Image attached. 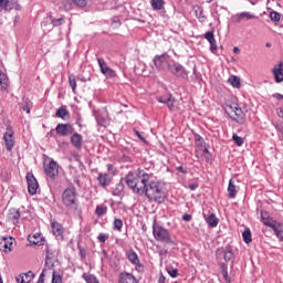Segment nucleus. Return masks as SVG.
<instances>
[{"label":"nucleus","mask_w":283,"mask_h":283,"mask_svg":"<svg viewBox=\"0 0 283 283\" xmlns=\"http://www.w3.org/2000/svg\"><path fill=\"white\" fill-rule=\"evenodd\" d=\"M129 262H132V264H135V266H140V260L138 259V254L136 253V251L134 250H129L126 253Z\"/></svg>","instance_id":"23"},{"label":"nucleus","mask_w":283,"mask_h":283,"mask_svg":"<svg viewBox=\"0 0 283 283\" xmlns=\"http://www.w3.org/2000/svg\"><path fill=\"white\" fill-rule=\"evenodd\" d=\"M112 23H113L114 28H120V18L113 17L112 18Z\"/></svg>","instance_id":"52"},{"label":"nucleus","mask_w":283,"mask_h":283,"mask_svg":"<svg viewBox=\"0 0 283 283\" xmlns=\"http://www.w3.org/2000/svg\"><path fill=\"white\" fill-rule=\"evenodd\" d=\"M182 220H185V222H191V214H184Z\"/></svg>","instance_id":"60"},{"label":"nucleus","mask_w":283,"mask_h":283,"mask_svg":"<svg viewBox=\"0 0 283 283\" xmlns=\"http://www.w3.org/2000/svg\"><path fill=\"white\" fill-rule=\"evenodd\" d=\"M189 189H190L191 191H196V189H198V184H191V185H189Z\"/></svg>","instance_id":"62"},{"label":"nucleus","mask_w":283,"mask_h":283,"mask_svg":"<svg viewBox=\"0 0 283 283\" xmlns=\"http://www.w3.org/2000/svg\"><path fill=\"white\" fill-rule=\"evenodd\" d=\"M205 39H207L208 43H210V52L214 53L218 50V44L216 42V35H213V31L206 32Z\"/></svg>","instance_id":"15"},{"label":"nucleus","mask_w":283,"mask_h":283,"mask_svg":"<svg viewBox=\"0 0 283 283\" xmlns=\"http://www.w3.org/2000/svg\"><path fill=\"white\" fill-rule=\"evenodd\" d=\"M55 132L57 136H70L72 134V124H57Z\"/></svg>","instance_id":"14"},{"label":"nucleus","mask_w":283,"mask_h":283,"mask_svg":"<svg viewBox=\"0 0 283 283\" xmlns=\"http://www.w3.org/2000/svg\"><path fill=\"white\" fill-rule=\"evenodd\" d=\"M242 238H243V242H245V244H251V242H253V238L251 235V230L249 228H247L243 231Z\"/></svg>","instance_id":"34"},{"label":"nucleus","mask_w":283,"mask_h":283,"mask_svg":"<svg viewBox=\"0 0 283 283\" xmlns=\"http://www.w3.org/2000/svg\"><path fill=\"white\" fill-rule=\"evenodd\" d=\"M0 85L1 90H8V87H10V80L8 78V75L6 73H0Z\"/></svg>","instance_id":"32"},{"label":"nucleus","mask_w":283,"mask_h":283,"mask_svg":"<svg viewBox=\"0 0 283 283\" xmlns=\"http://www.w3.org/2000/svg\"><path fill=\"white\" fill-rule=\"evenodd\" d=\"M195 14L200 23H205V21H207V17L205 15V9H202V7H196Z\"/></svg>","instance_id":"27"},{"label":"nucleus","mask_w":283,"mask_h":283,"mask_svg":"<svg viewBox=\"0 0 283 283\" xmlns=\"http://www.w3.org/2000/svg\"><path fill=\"white\" fill-rule=\"evenodd\" d=\"M41 28L44 30V32H50L52 31V14H49L46 18L43 19L41 22Z\"/></svg>","instance_id":"22"},{"label":"nucleus","mask_w":283,"mask_h":283,"mask_svg":"<svg viewBox=\"0 0 283 283\" xmlns=\"http://www.w3.org/2000/svg\"><path fill=\"white\" fill-rule=\"evenodd\" d=\"M55 116L62 118V120H67V118H70V112L65 106H62L56 111Z\"/></svg>","instance_id":"25"},{"label":"nucleus","mask_w":283,"mask_h":283,"mask_svg":"<svg viewBox=\"0 0 283 283\" xmlns=\"http://www.w3.org/2000/svg\"><path fill=\"white\" fill-rule=\"evenodd\" d=\"M276 114H277L279 118H283V105L276 109Z\"/></svg>","instance_id":"58"},{"label":"nucleus","mask_w":283,"mask_h":283,"mask_svg":"<svg viewBox=\"0 0 283 283\" xmlns=\"http://www.w3.org/2000/svg\"><path fill=\"white\" fill-rule=\"evenodd\" d=\"M52 283H63V279L61 277V274L59 272L53 271L52 273Z\"/></svg>","instance_id":"48"},{"label":"nucleus","mask_w":283,"mask_h":283,"mask_svg":"<svg viewBox=\"0 0 283 283\" xmlns=\"http://www.w3.org/2000/svg\"><path fill=\"white\" fill-rule=\"evenodd\" d=\"M32 280H34V273H32V271L22 273L15 277V282L18 283H30Z\"/></svg>","instance_id":"16"},{"label":"nucleus","mask_w":283,"mask_h":283,"mask_svg":"<svg viewBox=\"0 0 283 283\" xmlns=\"http://www.w3.org/2000/svg\"><path fill=\"white\" fill-rule=\"evenodd\" d=\"M51 23L53 28H59V25H63V23H65V19L63 18L55 19L54 17L51 15Z\"/></svg>","instance_id":"42"},{"label":"nucleus","mask_w":283,"mask_h":283,"mask_svg":"<svg viewBox=\"0 0 283 283\" xmlns=\"http://www.w3.org/2000/svg\"><path fill=\"white\" fill-rule=\"evenodd\" d=\"M14 130H12V126L8 125L7 130L3 135L6 148L8 151H12L14 147Z\"/></svg>","instance_id":"8"},{"label":"nucleus","mask_w":283,"mask_h":283,"mask_svg":"<svg viewBox=\"0 0 283 283\" xmlns=\"http://www.w3.org/2000/svg\"><path fill=\"white\" fill-rule=\"evenodd\" d=\"M281 222L275 221L272 217L268 218L263 224L265 227H270V229H275V227H277V224H280Z\"/></svg>","instance_id":"39"},{"label":"nucleus","mask_w":283,"mask_h":283,"mask_svg":"<svg viewBox=\"0 0 283 283\" xmlns=\"http://www.w3.org/2000/svg\"><path fill=\"white\" fill-rule=\"evenodd\" d=\"M44 282H45V270L42 271L38 280V283H44Z\"/></svg>","instance_id":"54"},{"label":"nucleus","mask_w":283,"mask_h":283,"mask_svg":"<svg viewBox=\"0 0 283 283\" xmlns=\"http://www.w3.org/2000/svg\"><path fill=\"white\" fill-rule=\"evenodd\" d=\"M62 202L66 207H72V189L67 188L62 193Z\"/></svg>","instance_id":"19"},{"label":"nucleus","mask_w":283,"mask_h":283,"mask_svg":"<svg viewBox=\"0 0 283 283\" xmlns=\"http://www.w3.org/2000/svg\"><path fill=\"white\" fill-rule=\"evenodd\" d=\"M12 238H3L0 242V249L4 251L6 253L12 251Z\"/></svg>","instance_id":"20"},{"label":"nucleus","mask_w":283,"mask_h":283,"mask_svg":"<svg viewBox=\"0 0 283 283\" xmlns=\"http://www.w3.org/2000/svg\"><path fill=\"white\" fill-rule=\"evenodd\" d=\"M153 10L158 11L165 8V0H150Z\"/></svg>","instance_id":"31"},{"label":"nucleus","mask_w":283,"mask_h":283,"mask_svg":"<svg viewBox=\"0 0 283 283\" xmlns=\"http://www.w3.org/2000/svg\"><path fill=\"white\" fill-rule=\"evenodd\" d=\"M226 112L228 116L232 118V120H235V123H239V125H244V112L242 108L238 107V104L228 105Z\"/></svg>","instance_id":"5"},{"label":"nucleus","mask_w":283,"mask_h":283,"mask_svg":"<svg viewBox=\"0 0 283 283\" xmlns=\"http://www.w3.org/2000/svg\"><path fill=\"white\" fill-rule=\"evenodd\" d=\"M106 167H107L108 174L107 172H99L98 176H97L98 185L102 186L103 188L109 187V185H112V179L117 174L116 168H114V165L107 164Z\"/></svg>","instance_id":"4"},{"label":"nucleus","mask_w":283,"mask_h":283,"mask_svg":"<svg viewBox=\"0 0 283 283\" xmlns=\"http://www.w3.org/2000/svg\"><path fill=\"white\" fill-rule=\"evenodd\" d=\"M158 103H163L164 105H167L169 103V97H157Z\"/></svg>","instance_id":"55"},{"label":"nucleus","mask_w":283,"mask_h":283,"mask_svg":"<svg viewBox=\"0 0 283 283\" xmlns=\"http://www.w3.org/2000/svg\"><path fill=\"white\" fill-rule=\"evenodd\" d=\"M170 277H178V271L175 269V270H171L168 272Z\"/></svg>","instance_id":"59"},{"label":"nucleus","mask_w":283,"mask_h":283,"mask_svg":"<svg viewBox=\"0 0 283 283\" xmlns=\"http://www.w3.org/2000/svg\"><path fill=\"white\" fill-rule=\"evenodd\" d=\"M253 19H258V15L249 11H243L234 15L235 23H242V21H253Z\"/></svg>","instance_id":"12"},{"label":"nucleus","mask_w":283,"mask_h":283,"mask_svg":"<svg viewBox=\"0 0 283 283\" xmlns=\"http://www.w3.org/2000/svg\"><path fill=\"white\" fill-rule=\"evenodd\" d=\"M149 174L142 175L143 188L139 190V192H142V196L145 195L149 202H157V205H163L167 198L165 188L159 181H149Z\"/></svg>","instance_id":"1"},{"label":"nucleus","mask_w":283,"mask_h":283,"mask_svg":"<svg viewBox=\"0 0 283 283\" xmlns=\"http://www.w3.org/2000/svg\"><path fill=\"white\" fill-rule=\"evenodd\" d=\"M270 19L274 23H277V22H280V19H282V14H280V12H277V11H271L270 12Z\"/></svg>","instance_id":"44"},{"label":"nucleus","mask_w":283,"mask_h":283,"mask_svg":"<svg viewBox=\"0 0 283 283\" xmlns=\"http://www.w3.org/2000/svg\"><path fill=\"white\" fill-rule=\"evenodd\" d=\"M45 174L49 178H56L59 176V164L52 159L46 166H45Z\"/></svg>","instance_id":"11"},{"label":"nucleus","mask_w":283,"mask_h":283,"mask_svg":"<svg viewBox=\"0 0 283 283\" xmlns=\"http://www.w3.org/2000/svg\"><path fill=\"white\" fill-rule=\"evenodd\" d=\"M97 63H98L102 74H103V72H105L106 70L109 69V66H107V62H105V60L103 57H98Z\"/></svg>","instance_id":"43"},{"label":"nucleus","mask_w":283,"mask_h":283,"mask_svg":"<svg viewBox=\"0 0 283 283\" xmlns=\"http://www.w3.org/2000/svg\"><path fill=\"white\" fill-rule=\"evenodd\" d=\"M45 264L49 269H51V266H54V254L50 251L49 248H46Z\"/></svg>","instance_id":"33"},{"label":"nucleus","mask_w":283,"mask_h":283,"mask_svg":"<svg viewBox=\"0 0 283 283\" xmlns=\"http://www.w3.org/2000/svg\"><path fill=\"white\" fill-rule=\"evenodd\" d=\"M206 222H207V224H209V227L214 229V227H218L220 219H218V217H216V213H211L209 217L206 218Z\"/></svg>","instance_id":"26"},{"label":"nucleus","mask_w":283,"mask_h":283,"mask_svg":"<svg viewBox=\"0 0 283 283\" xmlns=\"http://www.w3.org/2000/svg\"><path fill=\"white\" fill-rule=\"evenodd\" d=\"M123 189H124L123 184H117L116 188L112 190V196H117V197L123 196Z\"/></svg>","instance_id":"41"},{"label":"nucleus","mask_w":283,"mask_h":283,"mask_svg":"<svg viewBox=\"0 0 283 283\" xmlns=\"http://www.w3.org/2000/svg\"><path fill=\"white\" fill-rule=\"evenodd\" d=\"M177 171H179L180 174H187V170L182 166L177 167Z\"/></svg>","instance_id":"61"},{"label":"nucleus","mask_w":283,"mask_h":283,"mask_svg":"<svg viewBox=\"0 0 283 283\" xmlns=\"http://www.w3.org/2000/svg\"><path fill=\"white\" fill-rule=\"evenodd\" d=\"M153 235L156 242H160L161 244H169V245L176 244L174 239H171V233H169V230L156 223V221H154L153 223Z\"/></svg>","instance_id":"2"},{"label":"nucleus","mask_w":283,"mask_h":283,"mask_svg":"<svg viewBox=\"0 0 283 283\" xmlns=\"http://www.w3.org/2000/svg\"><path fill=\"white\" fill-rule=\"evenodd\" d=\"M96 216H105L107 213V207L105 206H97L95 209Z\"/></svg>","instance_id":"47"},{"label":"nucleus","mask_w":283,"mask_h":283,"mask_svg":"<svg viewBox=\"0 0 283 283\" xmlns=\"http://www.w3.org/2000/svg\"><path fill=\"white\" fill-rule=\"evenodd\" d=\"M273 97L277 98V101H283V95L280 93L274 94Z\"/></svg>","instance_id":"63"},{"label":"nucleus","mask_w":283,"mask_h":283,"mask_svg":"<svg viewBox=\"0 0 283 283\" xmlns=\"http://www.w3.org/2000/svg\"><path fill=\"white\" fill-rule=\"evenodd\" d=\"M113 224L114 229H116L117 231H120V229H123V220L120 219H115Z\"/></svg>","instance_id":"50"},{"label":"nucleus","mask_w":283,"mask_h":283,"mask_svg":"<svg viewBox=\"0 0 283 283\" xmlns=\"http://www.w3.org/2000/svg\"><path fill=\"white\" fill-rule=\"evenodd\" d=\"M223 255L226 262H231V260H235V254L233 253V249L231 245H227L226 249H218L217 250V258Z\"/></svg>","instance_id":"10"},{"label":"nucleus","mask_w":283,"mask_h":283,"mask_svg":"<svg viewBox=\"0 0 283 283\" xmlns=\"http://www.w3.org/2000/svg\"><path fill=\"white\" fill-rule=\"evenodd\" d=\"M232 140H234V143H235V145H238V147H242L244 145V138L238 136V134L232 135Z\"/></svg>","instance_id":"46"},{"label":"nucleus","mask_w":283,"mask_h":283,"mask_svg":"<svg viewBox=\"0 0 283 283\" xmlns=\"http://www.w3.org/2000/svg\"><path fill=\"white\" fill-rule=\"evenodd\" d=\"M73 3L78 8H85V6H87V0H73Z\"/></svg>","instance_id":"51"},{"label":"nucleus","mask_w":283,"mask_h":283,"mask_svg":"<svg viewBox=\"0 0 283 283\" xmlns=\"http://www.w3.org/2000/svg\"><path fill=\"white\" fill-rule=\"evenodd\" d=\"M28 241L30 242V244H34L35 247H41L44 242L43 237H41V233L29 235Z\"/></svg>","instance_id":"18"},{"label":"nucleus","mask_w":283,"mask_h":283,"mask_svg":"<svg viewBox=\"0 0 283 283\" xmlns=\"http://www.w3.org/2000/svg\"><path fill=\"white\" fill-rule=\"evenodd\" d=\"M82 277L86 283H99L98 279L94 274L84 273Z\"/></svg>","instance_id":"37"},{"label":"nucleus","mask_w":283,"mask_h":283,"mask_svg":"<svg viewBox=\"0 0 283 283\" xmlns=\"http://www.w3.org/2000/svg\"><path fill=\"white\" fill-rule=\"evenodd\" d=\"M14 6H17L14 0H0V8H2V10H14Z\"/></svg>","instance_id":"24"},{"label":"nucleus","mask_w":283,"mask_h":283,"mask_svg":"<svg viewBox=\"0 0 283 283\" xmlns=\"http://www.w3.org/2000/svg\"><path fill=\"white\" fill-rule=\"evenodd\" d=\"M269 218H271V214H269L268 211L262 210L261 211V222L269 220Z\"/></svg>","instance_id":"53"},{"label":"nucleus","mask_w":283,"mask_h":283,"mask_svg":"<svg viewBox=\"0 0 283 283\" xmlns=\"http://www.w3.org/2000/svg\"><path fill=\"white\" fill-rule=\"evenodd\" d=\"M134 133L136 134L137 138H139V140H142L143 143H147V139H145V137L142 136L140 132L134 130Z\"/></svg>","instance_id":"57"},{"label":"nucleus","mask_w":283,"mask_h":283,"mask_svg":"<svg viewBox=\"0 0 283 283\" xmlns=\"http://www.w3.org/2000/svg\"><path fill=\"white\" fill-rule=\"evenodd\" d=\"M19 218H21V211L12 208L9 210V219L12 220L14 222V224H17V222H19Z\"/></svg>","instance_id":"28"},{"label":"nucleus","mask_w":283,"mask_h":283,"mask_svg":"<svg viewBox=\"0 0 283 283\" xmlns=\"http://www.w3.org/2000/svg\"><path fill=\"white\" fill-rule=\"evenodd\" d=\"M228 196L229 198H235V196H238V190L235 189V184H233V179L229 180Z\"/></svg>","instance_id":"30"},{"label":"nucleus","mask_w":283,"mask_h":283,"mask_svg":"<svg viewBox=\"0 0 283 283\" xmlns=\"http://www.w3.org/2000/svg\"><path fill=\"white\" fill-rule=\"evenodd\" d=\"M102 74H104L106 78H116V71L112 70L111 67L106 69Z\"/></svg>","instance_id":"45"},{"label":"nucleus","mask_w":283,"mask_h":283,"mask_svg":"<svg viewBox=\"0 0 283 283\" xmlns=\"http://www.w3.org/2000/svg\"><path fill=\"white\" fill-rule=\"evenodd\" d=\"M167 107L170 112H176V109H178V101H176L172 95L168 96Z\"/></svg>","instance_id":"29"},{"label":"nucleus","mask_w":283,"mask_h":283,"mask_svg":"<svg viewBox=\"0 0 283 283\" xmlns=\"http://www.w3.org/2000/svg\"><path fill=\"white\" fill-rule=\"evenodd\" d=\"M27 182H28L29 193L31 196L36 195V191L39 190V181H36V178L32 172L27 174Z\"/></svg>","instance_id":"9"},{"label":"nucleus","mask_w":283,"mask_h":283,"mask_svg":"<svg viewBox=\"0 0 283 283\" xmlns=\"http://www.w3.org/2000/svg\"><path fill=\"white\" fill-rule=\"evenodd\" d=\"M125 182L134 193L142 196L140 191H143V176L138 177L129 172L125 178Z\"/></svg>","instance_id":"3"},{"label":"nucleus","mask_w":283,"mask_h":283,"mask_svg":"<svg viewBox=\"0 0 283 283\" xmlns=\"http://www.w3.org/2000/svg\"><path fill=\"white\" fill-rule=\"evenodd\" d=\"M272 231H274L276 238L282 242L283 240L282 223H277V226H274V228H272Z\"/></svg>","instance_id":"36"},{"label":"nucleus","mask_w":283,"mask_h":283,"mask_svg":"<svg viewBox=\"0 0 283 283\" xmlns=\"http://www.w3.org/2000/svg\"><path fill=\"white\" fill-rule=\"evenodd\" d=\"M23 112H27V114H30V106L24 105L22 106Z\"/></svg>","instance_id":"64"},{"label":"nucleus","mask_w":283,"mask_h":283,"mask_svg":"<svg viewBox=\"0 0 283 283\" xmlns=\"http://www.w3.org/2000/svg\"><path fill=\"white\" fill-rule=\"evenodd\" d=\"M97 240H98V242H102V244H105V242H107V240H109V234L99 233L97 235Z\"/></svg>","instance_id":"49"},{"label":"nucleus","mask_w":283,"mask_h":283,"mask_svg":"<svg viewBox=\"0 0 283 283\" xmlns=\"http://www.w3.org/2000/svg\"><path fill=\"white\" fill-rule=\"evenodd\" d=\"M53 235H63V228L57 222L52 223Z\"/></svg>","instance_id":"38"},{"label":"nucleus","mask_w":283,"mask_h":283,"mask_svg":"<svg viewBox=\"0 0 283 283\" xmlns=\"http://www.w3.org/2000/svg\"><path fill=\"white\" fill-rule=\"evenodd\" d=\"M228 82L230 83V85H232V87H240V77L232 75L229 77Z\"/></svg>","instance_id":"40"},{"label":"nucleus","mask_w":283,"mask_h":283,"mask_svg":"<svg viewBox=\"0 0 283 283\" xmlns=\"http://www.w3.org/2000/svg\"><path fill=\"white\" fill-rule=\"evenodd\" d=\"M195 140H196L198 147H200V145H202V136L195 135Z\"/></svg>","instance_id":"56"},{"label":"nucleus","mask_w":283,"mask_h":283,"mask_svg":"<svg viewBox=\"0 0 283 283\" xmlns=\"http://www.w3.org/2000/svg\"><path fill=\"white\" fill-rule=\"evenodd\" d=\"M168 72H170L172 76H176V78H189V73L187 72V69H185V66H182V64L178 62H174L172 64H170V66H168Z\"/></svg>","instance_id":"7"},{"label":"nucleus","mask_w":283,"mask_h":283,"mask_svg":"<svg viewBox=\"0 0 283 283\" xmlns=\"http://www.w3.org/2000/svg\"><path fill=\"white\" fill-rule=\"evenodd\" d=\"M119 283H138V280H136L134 274L124 272L119 275Z\"/></svg>","instance_id":"17"},{"label":"nucleus","mask_w":283,"mask_h":283,"mask_svg":"<svg viewBox=\"0 0 283 283\" xmlns=\"http://www.w3.org/2000/svg\"><path fill=\"white\" fill-rule=\"evenodd\" d=\"M153 62L158 72H167V70H169V66L171 65L169 63V55L167 53H164L161 55H155Z\"/></svg>","instance_id":"6"},{"label":"nucleus","mask_w":283,"mask_h":283,"mask_svg":"<svg viewBox=\"0 0 283 283\" xmlns=\"http://www.w3.org/2000/svg\"><path fill=\"white\" fill-rule=\"evenodd\" d=\"M95 120L99 127H107L109 125V120L102 115H96Z\"/></svg>","instance_id":"35"},{"label":"nucleus","mask_w":283,"mask_h":283,"mask_svg":"<svg viewBox=\"0 0 283 283\" xmlns=\"http://www.w3.org/2000/svg\"><path fill=\"white\" fill-rule=\"evenodd\" d=\"M272 73H273L275 83H282L283 82V62L275 64L274 67L272 69Z\"/></svg>","instance_id":"13"},{"label":"nucleus","mask_w":283,"mask_h":283,"mask_svg":"<svg viewBox=\"0 0 283 283\" xmlns=\"http://www.w3.org/2000/svg\"><path fill=\"white\" fill-rule=\"evenodd\" d=\"M72 145L76 147V149H81L83 147V136L78 133H73Z\"/></svg>","instance_id":"21"}]
</instances>
